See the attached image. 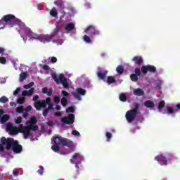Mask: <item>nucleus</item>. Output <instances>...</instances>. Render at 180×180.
Instances as JSON below:
<instances>
[{"mask_svg": "<svg viewBox=\"0 0 180 180\" xmlns=\"http://www.w3.org/2000/svg\"><path fill=\"white\" fill-rule=\"evenodd\" d=\"M4 146H6V149L9 151L11 148H13V153H15V154H19L22 153V150H23V148L21 146V145L19 144V142L18 141H15L13 138H6L5 136H2L1 138V143H0V151L3 153V151H5V147Z\"/></svg>", "mask_w": 180, "mask_h": 180, "instance_id": "nucleus-1", "label": "nucleus"}, {"mask_svg": "<svg viewBox=\"0 0 180 180\" xmlns=\"http://www.w3.org/2000/svg\"><path fill=\"white\" fill-rule=\"evenodd\" d=\"M84 32L89 35H84L83 37V40L85 43L89 44H92V39L96 36H99L101 32L95 27L94 25H89L84 30Z\"/></svg>", "mask_w": 180, "mask_h": 180, "instance_id": "nucleus-2", "label": "nucleus"}, {"mask_svg": "<svg viewBox=\"0 0 180 180\" xmlns=\"http://www.w3.org/2000/svg\"><path fill=\"white\" fill-rule=\"evenodd\" d=\"M53 143H55L56 146H63L65 147H69V148H74V147H75L72 141L63 138L62 136H56L53 139Z\"/></svg>", "mask_w": 180, "mask_h": 180, "instance_id": "nucleus-3", "label": "nucleus"}, {"mask_svg": "<svg viewBox=\"0 0 180 180\" xmlns=\"http://www.w3.org/2000/svg\"><path fill=\"white\" fill-rule=\"evenodd\" d=\"M134 108L131 110H128L125 114V117L129 123L134 122L137 115L139 114V110L140 109V105L135 103Z\"/></svg>", "mask_w": 180, "mask_h": 180, "instance_id": "nucleus-4", "label": "nucleus"}, {"mask_svg": "<svg viewBox=\"0 0 180 180\" xmlns=\"http://www.w3.org/2000/svg\"><path fill=\"white\" fill-rule=\"evenodd\" d=\"M60 33V27H56L52 32L51 34L43 36V38H39L41 40V43H50L53 41V43H56V37L58 39V34Z\"/></svg>", "mask_w": 180, "mask_h": 180, "instance_id": "nucleus-5", "label": "nucleus"}, {"mask_svg": "<svg viewBox=\"0 0 180 180\" xmlns=\"http://www.w3.org/2000/svg\"><path fill=\"white\" fill-rule=\"evenodd\" d=\"M2 22H6V23H9V25H20V20L18 19L13 14H7L3 16L1 20H0V25Z\"/></svg>", "mask_w": 180, "mask_h": 180, "instance_id": "nucleus-6", "label": "nucleus"}, {"mask_svg": "<svg viewBox=\"0 0 180 180\" xmlns=\"http://www.w3.org/2000/svg\"><path fill=\"white\" fill-rule=\"evenodd\" d=\"M52 78L58 85L59 84H62L63 88H65V89H68V88H70L68 82H67V78L64 77L63 74H60L59 76H58L56 74H53Z\"/></svg>", "mask_w": 180, "mask_h": 180, "instance_id": "nucleus-7", "label": "nucleus"}, {"mask_svg": "<svg viewBox=\"0 0 180 180\" xmlns=\"http://www.w3.org/2000/svg\"><path fill=\"white\" fill-rule=\"evenodd\" d=\"M51 103V98L50 97H47L46 100L37 101L34 103V108L37 110H41V108L43 109H46L47 108V105H50Z\"/></svg>", "mask_w": 180, "mask_h": 180, "instance_id": "nucleus-8", "label": "nucleus"}, {"mask_svg": "<svg viewBox=\"0 0 180 180\" xmlns=\"http://www.w3.org/2000/svg\"><path fill=\"white\" fill-rule=\"evenodd\" d=\"M86 91L82 88H77L76 91L72 92V94L77 101H81V96L86 95Z\"/></svg>", "mask_w": 180, "mask_h": 180, "instance_id": "nucleus-9", "label": "nucleus"}, {"mask_svg": "<svg viewBox=\"0 0 180 180\" xmlns=\"http://www.w3.org/2000/svg\"><path fill=\"white\" fill-rule=\"evenodd\" d=\"M141 71L142 72V74H147L148 71L149 72H157V68H155V66L154 65H143L141 67Z\"/></svg>", "mask_w": 180, "mask_h": 180, "instance_id": "nucleus-10", "label": "nucleus"}, {"mask_svg": "<svg viewBox=\"0 0 180 180\" xmlns=\"http://www.w3.org/2000/svg\"><path fill=\"white\" fill-rule=\"evenodd\" d=\"M75 119V115L74 114H70L68 117H63L61 119L62 123L64 124H72Z\"/></svg>", "mask_w": 180, "mask_h": 180, "instance_id": "nucleus-11", "label": "nucleus"}, {"mask_svg": "<svg viewBox=\"0 0 180 180\" xmlns=\"http://www.w3.org/2000/svg\"><path fill=\"white\" fill-rule=\"evenodd\" d=\"M82 160H84L82 155H81L78 153H75V155H73L72 158L70 160V162L72 164L81 163V161H82Z\"/></svg>", "mask_w": 180, "mask_h": 180, "instance_id": "nucleus-12", "label": "nucleus"}, {"mask_svg": "<svg viewBox=\"0 0 180 180\" xmlns=\"http://www.w3.org/2000/svg\"><path fill=\"white\" fill-rule=\"evenodd\" d=\"M155 160L158 162V163L160 165H168V160H167V158L162 155H160L158 156H156L155 158Z\"/></svg>", "mask_w": 180, "mask_h": 180, "instance_id": "nucleus-13", "label": "nucleus"}, {"mask_svg": "<svg viewBox=\"0 0 180 180\" xmlns=\"http://www.w3.org/2000/svg\"><path fill=\"white\" fill-rule=\"evenodd\" d=\"M20 129H21L20 133H23L24 139H29V136H30L31 129L25 128V127H23V124L20 125Z\"/></svg>", "mask_w": 180, "mask_h": 180, "instance_id": "nucleus-14", "label": "nucleus"}, {"mask_svg": "<svg viewBox=\"0 0 180 180\" xmlns=\"http://www.w3.org/2000/svg\"><path fill=\"white\" fill-rule=\"evenodd\" d=\"M27 36H29L30 40L34 39V40H39V41H41V39H43V36L33 34V32L32 31L28 32Z\"/></svg>", "mask_w": 180, "mask_h": 180, "instance_id": "nucleus-15", "label": "nucleus"}, {"mask_svg": "<svg viewBox=\"0 0 180 180\" xmlns=\"http://www.w3.org/2000/svg\"><path fill=\"white\" fill-rule=\"evenodd\" d=\"M65 2L64 0H56L54 1L55 5L58 7V9L63 11L65 8V6L64 5Z\"/></svg>", "mask_w": 180, "mask_h": 180, "instance_id": "nucleus-16", "label": "nucleus"}, {"mask_svg": "<svg viewBox=\"0 0 180 180\" xmlns=\"http://www.w3.org/2000/svg\"><path fill=\"white\" fill-rule=\"evenodd\" d=\"M132 61L137 65H141L143 64V58L141 56H134Z\"/></svg>", "mask_w": 180, "mask_h": 180, "instance_id": "nucleus-17", "label": "nucleus"}, {"mask_svg": "<svg viewBox=\"0 0 180 180\" xmlns=\"http://www.w3.org/2000/svg\"><path fill=\"white\" fill-rule=\"evenodd\" d=\"M42 92L46 94L48 96H51V95H53V88L49 89L47 87H44L42 89Z\"/></svg>", "mask_w": 180, "mask_h": 180, "instance_id": "nucleus-18", "label": "nucleus"}, {"mask_svg": "<svg viewBox=\"0 0 180 180\" xmlns=\"http://www.w3.org/2000/svg\"><path fill=\"white\" fill-rule=\"evenodd\" d=\"M75 29V24L74 23H68L65 27V30L67 32H71Z\"/></svg>", "mask_w": 180, "mask_h": 180, "instance_id": "nucleus-19", "label": "nucleus"}, {"mask_svg": "<svg viewBox=\"0 0 180 180\" xmlns=\"http://www.w3.org/2000/svg\"><path fill=\"white\" fill-rule=\"evenodd\" d=\"M134 95L136 96H143L144 95V91L143 89L138 88L134 90Z\"/></svg>", "mask_w": 180, "mask_h": 180, "instance_id": "nucleus-20", "label": "nucleus"}, {"mask_svg": "<svg viewBox=\"0 0 180 180\" xmlns=\"http://www.w3.org/2000/svg\"><path fill=\"white\" fill-rule=\"evenodd\" d=\"M143 104H144V106H146V108H149L150 109L154 108V107L155 106L154 103L150 100L145 101Z\"/></svg>", "mask_w": 180, "mask_h": 180, "instance_id": "nucleus-21", "label": "nucleus"}, {"mask_svg": "<svg viewBox=\"0 0 180 180\" xmlns=\"http://www.w3.org/2000/svg\"><path fill=\"white\" fill-rule=\"evenodd\" d=\"M116 82V79L113 76H108L107 77V83L108 85H110L111 84H115Z\"/></svg>", "mask_w": 180, "mask_h": 180, "instance_id": "nucleus-22", "label": "nucleus"}, {"mask_svg": "<svg viewBox=\"0 0 180 180\" xmlns=\"http://www.w3.org/2000/svg\"><path fill=\"white\" fill-rule=\"evenodd\" d=\"M106 72H97V77L100 79H103L105 80L106 79Z\"/></svg>", "mask_w": 180, "mask_h": 180, "instance_id": "nucleus-23", "label": "nucleus"}, {"mask_svg": "<svg viewBox=\"0 0 180 180\" xmlns=\"http://www.w3.org/2000/svg\"><path fill=\"white\" fill-rule=\"evenodd\" d=\"M50 15H51V16H53V18H56L58 15V13H57V8H56V7H53L50 11Z\"/></svg>", "mask_w": 180, "mask_h": 180, "instance_id": "nucleus-24", "label": "nucleus"}, {"mask_svg": "<svg viewBox=\"0 0 180 180\" xmlns=\"http://www.w3.org/2000/svg\"><path fill=\"white\" fill-rule=\"evenodd\" d=\"M9 120V116L8 115H4L1 118H0V122L1 123H6Z\"/></svg>", "mask_w": 180, "mask_h": 180, "instance_id": "nucleus-25", "label": "nucleus"}, {"mask_svg": "<svg viewBox=\"0 0 180 180\" xmlns=\"http://www.w3.org/2000/svg\"><path fill=\"white\" fill-rule=\"evenodd\" d=\"M163 113H167V115H173L174 113V108L172 107H167V110H165Z\"/></svg>", "mask_w": 180, "mask_h": 180, "instance_id": "nucleus-26", "label": "nucleus"}, {"mask_svg": "<svg viewBox=\"0 0 180 180\" xmlns=\"http://www.w3.org/2000/svg\"><path fill=\"white\" fill-rule=\"evenodd\" d=\"M116 71L120 75H122L124 72V68L122 65H118L116 68Z\"/></svg>", "mask_w": 180, "mask_h": 180, "instance_id": "nucleus-27", "label": "nucleus"}, {"mask_svg": "<svg viewBox=\"0 0 180 180\" xmlns=\"http://www.w3.org/2000/svg\"><path fill=\"white\" fill-rule=\"evenodd\" d=\"M60 102H61V105H62V106H63V108H65V106H67V105H68V100L65 97L62 98Z\"/></svg>", "mask_w": 180, "mask_h": 180, "instance_id": "nucleus-28", "label": "nucleus"}, {"mask_svg": "<svg viewBox=\"0 0 180 180\" xmlns=\"http://www.w3.org/2000/svg\"><path fill=\"white\" fill-rule=\"evenodd\" d=\"M165 107V101H162L159 103L158 109L159 112H161L162 109Z\"/></svg>", "mask_w": 180, "mask_h": 180, "instance_id": "nucleus-29", "label": "nucleus"}, {"mask_svg": "<svg viewBox=\"0 0 180 180\" xmlns=\"http://www.w3.org/2000/svg\"><path fill=\"white\" fill-rule=\"evenodd\" d=\"M26 78H27V72H22L20 75V81H25V79H26Z\"/></svg>", "mask_w": 180, "mask_h": 180, "instance_id": "nucleus-30", "label": "nucleus"}, {"mask_svg": "<svg viewBox=\"0 0 180 180\" xmlns=\"http://www.w3.org/2000/svg\"><path fill=\"white\" fill-rule=\"evenodd\" d=\"M130 78L131 80L133 81V82H137V81H139V76H137V75H135L134 73L130 75Z\"/></svg>", "mask_w": 180, "mask_h": 180, "instance_id": "nucleus-31", "label": "nucleus"}, {"mask_svg": "<svg viewBox=\"0 0 180 180\" xmlns=\"http://www.w3.org/2000/svg\"><path fill=\"white\" fill-rule=\"evenodd\" d=\"M34 124H32L30 121L26 122V127H24L25 129H28L32 130V127H33Z\"/></svg>", "mask_w": 180, "mask_h": 180, "instance_id": "nucleus-32", "label": "nucleus"}, {"mask_svg": "<svg viewBox=\"0 0 180 180\" xmlns=\"http://www.w3.org/2000/svg\"><path fill=\"white\" fill-rule=\"evenodd\" d=\"M51 150H53V151H54V153H58V151H60V147L57 144L53 145L51 146Z\"/></svg>", "mask_w": 180, "mask_h": 180, "instance_id": "nucleus-33", "label": "nucleus"}, {"mask_svg": "<svg viewBox=\"0 0 180 180\" xmlns=\"http://www.w3.org/2000/svg\"><path fill=\"white\" fill-rule=\"evenodd\" d=\"M7 128L8 129V130H10L11 134H16V132H15V131L13 130V127H12V124H8L7 125Z\"/></svg>", "mask_w": 180, "mask_h": 180, "instance_id": "nucleus-34", "label": "nucleus"}, {"mask_svg": "<svg viewBox=\"0 0 180 180\" xmlns=\"http://www.w3.org/2000/svg\"><path fill=\"white\" fill-rule=\"evenodd\" d=\"M17 113H23L25 112V107L23 105H20L16 108Z\"/></svg>", "mask_w": 180, "mask_h": 180, "instance_id": "nucleus-35", "label": "nucleus"}, {"mask_svg": "<svg viewBox=\"0 0 180 180\" xmlns=\"http://www.w3.org/2000/svg\"><path fill=\"white\" fill-rule=\"evenodd\" d=\"M120 101H121L122 102H126V101H127V98L126 97V94H121L120 95Z\"/></svg>", "mask_w": 180, "mask_h": 180, "instance_id": "nucleus-36", "label": "nucleus"}, {"mask_svg": "<svg viewBox=\"0 0 180 180\" xmlns=\"http://www.w3.org/2000/svg\"><path fill=\"white\" fill-rule=\"evenodd\" d=\"M9 99L6 96H2L0 98V103H6V102H8Z\"/></svg>", "mask_w": 180, "mask_h": 180, "instance_id": "nucleus-37", "label": "nucleus"}, {"mask_svg": "<svg viewBox=\"0 0 180 180\" xmlns=\"http://www.w3.org/2000/svg\"><path fill=\"white\" fill-rule=\"evenodd\" d=\"M74 112H75V109L72 106L68 107L66 109V113H74Z\"/></svg>", "mask_w": 180, "mask_h": 180, "instance_id": "nucleus-38", "label": "nucleus"}, {"mask_svg": "<svg viewBox=\"0 0 180 180\" xmlns=\"http://www.w3.org/2000/svg\"><path fill=\"white\" fill-rule=\"evenodd\" d=\"M105 137L107 139V141H110V139H112V135L110 132H106Z\"/></svg>", "mask_w": 180, "mask_h": 180, "instance_id": "nucleus-39", "label": "nucleus"}, {"mask_svg": "<svg viewBox=\"0 0 180 180\" xmlns=\"http://www.w3.org/2000/svg\"><path fill=\"white\" fill-rule=\"evenodd\" d=\"M33 85H34V82H30V84H25V85L24 86V88H25V89H30L32 86H33Z\"/></svg>", "mask_w": 180, "mask_h": 180, "instance_id": "nucleus-40", "label": "nucleus"}, {"mask_svg": "<svg viewBox=\"0 0 180 180\" xmlns=\"http://www.w3.org/2000/svg\"><path fill=\"white\" fill-rule=\"evenodd\" d=\"M17 103L19 105H23V103H25V98H19L17 100Z\"/></svg>", "mask_w": 180, "mask_h": 180, "instance_id": "nucleus-41", "label": "nucleus"}, {"mask_svg": "<svg viewBox=\"0 0 180 180\" xmlns=\"http://www.w3.org/2000/svg\"><path fill=\"white\" fill-rule=\"evenodd\" d=\"M30 121L32 124H36V123H37V119L36 118V117H31Z\"/></svg>", "mask_w": 180, "mask_h": 180, "instance_id": "nucleus-42", "label": "nucleus"}, {"mask_svg": "<svg viewBox=\"0 0 180 180\" xmlns=\"http://www.w3.org/2000/svg\"><path fill=\"white\" fill-rule=\"evenodd\" d=\"M135 75L138 77H140V75H141V70H140V69L138 68H135Z\"/></svg>", "mask_w": 180, "mask_h": 180, "instance_id": "nucleus-43", "label": "nucleus"}, {"mask_svg": "<svg viewBox=\"0 0 180 180\" xmlns=\"http://www.w3.org/2000/svg\"><path fill=\"white\" fill-rule=\"evenodd\" d=\"M53 102L54 103H60V96H55L53 97Z\"/></svg>", "mask_w": 180, "mask_h": 180, "instance_id": "nucleus-44", "label": "nucleus"}, {"mask_svg": "<svg viewBox=\"0 0 180 180\" xmlns=\"http://www.w3.org/2000/svg\"><path fill=\"white\" fill-rule=\"evenodd\" d=\"M43 171H44V167L43 166H39V169L37 171L39 175H43Z\"/></svg>", "mask_w": 180, "mask_h": 180, "instance_id": "nucleus-45", "label": "nucleus"}, {"mask_svg": "<svg viewBox=\"0 0 180 180\" xmlns=\"http://www.w3.org/2000/svg\"><path fill=\"white\" fill-rule=\"evenodd\" d=\"M72 134L73 136H76L77 137H79V136H81V134H79V133L78 132V131H77V130H73V131H72Z\"/></svg>", "mask_w": 180, "mask_h": 180, "instance_id": "nucleus-46", "label": "nucleus"}, {"mask_svg": "<svg viewBox=\"0 0 180 180\" xmlns=\"http://www.w3.org/2000/svg\"><path fill=\"white\" fill-rule=\"evenodd\" d=\"M1 64H6V58L5 57H0Z\"/></svg>", "mask_w": 180, "mask_h": 180, "instance_id": "nucleus-47", "label": "nucleus"}, {"mask_svg": "<svg viewBox=\"0 0 180 180\" xmlns=\"http://www.w3.org/2000/svg\"><path fill=\"white\" fill-rule=\"evenodd\" d=\"M46 124H48L50 127H53L54 126V121L49 120L46 122Z\"/></svg>", "mask_w": 180, "mask_h": 180, "instance_id": "nucleus-48", "label": "nucleus"}, {"mask_svg": "<svg viewBox=\"0 0 180 180\" xmlns=\"http://www.w3.org/2000/svg\"><path fill=\"white\" fill-rule=\"evenodd\" d=\"M42 115L44 116V117H46L47 115H49V108L44 110Z\"/></svg>", "mask_w": 180, "mask_h": 180, "instance_id": "nucleus-49", "label": "nucleus"}, {"mask_svg": "<svg viewBox=\"0 0 180 180\" xmlns=\"http://www.w3.org/2000/svg\"><path fill=\"white\" fill-rule=\"evenodd\" d=\"M19 92H20V89L17 88L14 91H13V95L14 96H16L17 95L19 94Z\"/></svg>", "mask_w": 180, "mask_h": 180, "instance_id": "nucleus-50", "label": "nucleus"}, {"mask_svg": "<svg viewBox=\"0 0 180 180\" xmlns=\"http://www.w3.org/2000/svg\"><path fill=\"white\" fill-rule=\"evenodd\" d=\"M51 63H52V64H55V63H57V58L54 56L51 57Z\"/></svg>", "mask_w": 180, "mask_h": 180, "instance_id": "nucleus-51", "label": "nucleus"}, {"mask_svg": "<svg viewBox=\"0 0 180 180\" xmlns=\"http://www.w3.org/2000/svg\"><path fill=\"white\" fill-rule=\"evenodd\" d=\"M15 123L17 124H20V123H22V117H18L16 120H15Z\"/></svg>", "mask_w": 180, "mask_h": 180, "instance_id": "nucleus-52", "label": "nucleus"}, {"mask_svg": "<svg viewBox=\"0 0 180 180\" xmlns=\"http://www.w3.org/2000/svg\"><path fill=\"white\" fill-rule=\"evenodd\" d=\"M31 130H33V131H37V130H39V126L32 125Z\"/></svg>", "mask_w": 180, "mask_h": 180, "instance_id": "nucleus-53", "label": "nucleus"}, {"mask_svg": "<svg viewBox=\"0 0 180 180\" xmlns=\"http://www.w3.org/2000/svg\"><path fill=\"white\" fill-rule=\"evenodd\" d=\"M33 92H34V88H31V89L28 91V95H29V96L33 95Z\"/></svg>", "mask_w": 180, "mask_h": 180, "instance_id": "nucleus-54", "label": "nucleus"}, {"mask_svg": "<svg viewBox=\"0 0 180 180\" xmlns=\"http://www.w3.org/2000/svg\"><path fill=\"white\" fill-rule=\"evenodd\" d=\"M61 94H62L63 96H65V97H67L70 95V94H68V92H67L64 90H62Z\"/></svg>", "mask_w": 180, "mask_h": 180, "instance_id": "nucleus-55", "label": "nucleus"}, {"mask_svg": "<svg viewBox=\"0 0 180 180\" xmlns=\"http://www.w3.org/2000/svg\"><path fill=\"white\" fill-rule=\"evenodd\" d=\"M22 96H29V93L27 90H24L22 93Z\"/></svg>", "mask_w": 180, "mask_h": 180, "instance_id": "nucleus-56", "label": "nucleus"}, {"mask_svg": "<svg viewBox=\"0 0 180 180\" xmlns=\"http://www.w3.org/2000/svg\"><path fill=\"white\" fill-rule=\"evenodd\" d=\"M54 116H56V117H60L63 114L61 113V112H54Z\"/></svg>", "mask_w": 180, "mask_h": 180, "instance_id": "nucleus-57", "label": "nucleus"}, {"mask_svg": "<svg viewBox=\"0 0 180 180\" xmlns=\"http://www.w3.org/2000/svg\"><path fill=\"white\" fill-rule=\"evenodd\" d=\"M49 68H50L47 65H43V70H44L45 71H47L48 70H49Z\"/></svg>", "mask_w": 180, "mask_h": 180, "instance_id": "nucleus-58", "label": "nucleus"}, {"mask_svg": "<svg viewBox=\"0 0 180 180\" xmlns=\"http://www.w3.org/2000/svg\"><path fill=\"white\" fill-rule=\"evenodd\" d=\"M48 109H49V110H53V109H54V108H53V103L48 104Z\"/></svg>", "mask_w": 180, "mask_h": 180, "instance_id": "nucleus-59", "label": "nucleus"}, {"mask_svg": "<svg viewBox=\"0 0 180 180\" xmlns=\"http://www.w3.org/2000/svg\"><path fill=\"white\" fill-rule=\"evenodd\" d=\"M32 100H33L34 102H36V101H38V100H39V95H35V96L33 97Z\"/></svg>", "mask_w": 180, "mask_h": 180, "instance_id": "nucleus-60", "label": "nucleus"}, {"mask_svg": "<svg viewBox=\"0 0 180 180\" xmlns=\"http://www.w3.org/2000/svg\"><path fill=\"white\" fill-rule=\"evenodd\" d=\"M30 110H32V106L29 105L25 108V112H30Z\"/></svg>", "mask_w": 180, "mask_h": 180, "instance_id": "nucleus-61", "label": "nucleus"}, {"mask_svg": "<svg viewBox=\"0 0 180 180\" xmlns=\"http://www.w3.org/2000/svg\"><path fill=\"white\" fill-rule=\"evenodd\" d=\"M14 176H18L19 175V171H13Z\"/></svg>", "mask_w": 180, "mask_h": 180, "instance_id": "nucleus-62", "label": "nucleus"}, {"mask_svg": "<svg viewBox=\"0 0 180 180\" xmlns=\"http://www.w3.org/2000/svg\"><path fill=\"white\" fill-rule=\"evenodd\" d=\"M28 115H29V113H27V111H26L25 112H24V113L22 114V117H27Z\"/></svg>", "mask_w": 180, "mask_h": 180, "instance_id": "nucleus-63", "label": "nucleus"}, {"mask_svg": "<svg viewBox=\"0 0 180 180\" xmlns=\"http://www.w3.org/2000/svg\"><path fill=\"white\" fill-rule=\"evenodd\" d=\"M56 110H61V106L57 105L56 106Z\"/></svg>", "mask_w": 180, "mask_h": 180, "instance_id": "nucleus-64", "label": "nucleus"}]
</instances>
